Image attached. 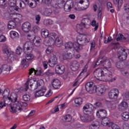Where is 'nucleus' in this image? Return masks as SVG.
I'll list each match as a JSON object with an SVG mask.
<instances>
[{
    "instance_id": "43",
    "label": "nucleus",
    "mask_w": 129,
    "mask_h": 129,
    "mask_svg": "<svg viewBox=\"0 0 129 129\" xmlns=\"http://www.w3.org/2000/svg\"><path fill=\"white\" fill-rule=\"evenodd\" d=\"M85 6L86 8H84V9L82 8H81V9H80L79 8H74V10H75V11H83L84 10H86V9L89 7V1L87 0Z\"/></svg>"
},
{
    "instance_id": "11",
    "label": "nucleus",
    "mask_w": 129,
    "mask_h": 129,
    "mask_svg": "<svg viewBox=\"0 0 129 129\" xmlns=\"http://www.w3.org/2000/svg\"><path fill=\"white\" fill-rule=\"evenodd\" d=\"M119 94V91L117 89H113L108 93L109 98L112 100H116Z\"/></svg>"
},
{
    "instance_id": "20",
    "label": "nucleus",
    "mask_w": 129,
    "mask_h": 129,
    "mask_svg": "<svg viewBox=\"0 0 129 129\" xmlns=\"http://www.w3.org/2000/svg\"><path fill=\"white\" fill-rule=\"evenodd\" d=\"M55 72L57 74H63L65 72V67L60 65L56 66L55 67Z\"/></svg>"
},
{
    "instance_id": "1",
    "label": "nucleus",
    "mask_w": 129,
    "mask_h": 129,
    "mask_svg": "<svg viewBox=\"0 0 129 129\" xmlns=\"http://www.w3.org/2000/svg\"><path fill=\"white\" fill-rule=\"evenodd\" d=\"M94 106L92 104L88 103L86 104L83 108V112L86 115L81 116L80 119L84 122H90L93 119V115H87L88 114H91V112L93 111Z\"/></svg>"
},
{
    "instance_id": "63",
    "label": "nucleus",
    "mask_w": 129,
    "mask_h": 129,
    "mask_svg": "<svg viewBox=\"0 0 129 129\" xmlns=\"http://www.w3.org/2000/svg\"><path fill=\"white\" fill-rule=\"evenodd\" d=\"M7 104H6V103H5V102L3 101H1L0 102V109H2V108H3L4 107L6 106Z\"/></svg>"
},
{
    "instance_id": "8",
    "label": "nucleus",
    "mask_w": 129,
    "mask_h": 129,
    "mask_svg": "<svg viewBox=\"0 0 129 129\" xmlns=\"http://www.w3.org/2000/svg\"><path fill=\"white\" fill-rule=\"evenodd\" d=\"M118 58L120 59V61H123L124 60H126L127 58V53L125 52V49L122 47H120L118 49Z\"/></svg>"
},
{
    "instance_id": "54",
    "label": "nucleus",
    "mask_w": 129,
    "mask_h": 129,
    "mask_svg": "<svg viewBox=\"0 0 129 129\" xmlns=\"http://www.w3.org/2000/svg\"><path fill=\"white\" fill-rule=\"evenodd\" d=\"M46 75L47 76H52V75H54V72H53L50 70H48L46 73Z\"/></svg>"
},
{
    "instance_id": "64",
    "label": "nucleus",
    "mask_w": 129,
    "mask_h": 129,
    "mask_svg": "<svg viewBox=\"0 0 129 129\" xmlns=\"http://www.w3.org/2000/svg\"><path fill=\"white\" fill-rule=\"evenodd\" d=\"M123 41L125 42H129V35L126 34L125 37H123Z\"/></svg>"
},
{
    "instance_id": "7",
    "label": "nucleus",
    "mask_w": 129,
    "mask_h": 129,
    "mask_svg": "<svg viewBox=\"0 0 129 129\" xmlns=\"http://www.w3.org/2000/svg\"><path fill=\"white\" fill-rule=\"evenodd\" d=\"M104 72V69L103 68H98L95 70L94 72V75L95 78H96L98 80L102 81L103 80V75Z\"/></svg>"
},
{
    "instance_id": "33",
    "label": "nucleus",
    "mask_w": 129,
    "mask_h": 129,
    "mask_svg": "<svg viewBox=\"0 0 129 129\" xmlns=\"http://www.w3.org/2000/svg\"><path fill=\"white\" fill-rule=\"evenodd\" d=\"M85 21H87V19L84 18L82 20V23L80 24L77 25V28L80 29V30H82L83 28H85Z\"/></svg>"
},
{
    "instance_id": "10",
    "label": "nucleus",
    "mask_w": 129,
    "mask_h": 129,
    "mask_svg": "<svg viewBox=\"0 0 129 129\" xmlns=\"http://www.w3.org/2000/svg\"><path fill=\"white\" fill-rule=\"evenodd\" d=\"M34 44L33 42L29 41L26 42L23 46V50L25 54L27 53H31L33 51V48H34Z\"/></svg>"
},
{
    "instance_id": "31",
    "label": "nucleus",
    "mask_w": 129,
    "mask_h": 129,
    "mask_svg": "<svg viewBox=\"0 0 129 129\" xmlns=\"http://www.w3.org/2000/svg\"><path fill=\"white\" fill-rule=\"evenodd\" d=\"M41 40V38L40 37H34V39H33V41L34 43V45L36 46V47H40L41 46V41H40Z\"/></svg>"
},
{
    "instance_id": "28",
    "label": "nucleus",
    "mask_w": 129,
    "mask_h": 129,
    "mask_svg": "<svg viewBox=\"0 0 129 129\" xmlns=\"http://www.w3.org/2000/svg\"><path fill=\"white\" fill-rule=\"evenodd\" d=\"M10 37L11 39H13V40H16L17 39H19V37H20V35H19V33L16 31H11L10 33Z\"/></svg>"
},
{
    "instance_id": "14",
    "label": "nucleus",
    "mask_w": 129,
    "mask_h": 129,
    "mask_svg": "<svg viewBox=\"0 0 129 129\" xmlns=\"http://www.w3.org/2000/svg\"><path fill=\"white\" fill-rule=\"evenodd\" d=\"M32 28V25L29 22H25L22 26V29L24 33H29Z\"/></svg>"
},
{
    "instance_id": "30",
    "label": "nucleus",
    "mask_w": 129,
    "mask_h": 129,
    "mask_svg": "<svg viewBox=\"0 0 129 129\" xmlns=\"http://www.w3.org/2000/svg\"><path fill=\"white\" fill-rule=\"evenodd\" d=\"M4 103H6V104L8 106L9 109H10V111H11V107L10 106H12V100H11V98H10V97H8V98H5L4 99H3Z\"/></svg>"
},
{
    "instance_id": "18",
    "label": "nucleus",
    "mask_w": 129,
    "mask_h": 129,
    "mask_svg": "<svg viewBox=\"0 0 129 129\" xmlns=\"http://www.w3.org/2000/svg\"><path fill=\"white\" fill-rule=\"evenodd\" d=\"M103 77H105L107 80H110L112 79V74L107 69H104Z\"/></svg>"
},
{
    "instance_id": "53",
    "label": "nucleus",
    "mask_w": 129,
    "mask_h": 129,
    "mask_svg": "<svg viewBox=\"0 0 129 129\" xmlns=\"http://www.w3.org/2000/svg\"><path fill=\"white\" fill-rule=\"evenodd\" d=\"M52 0H42V3H44L45 5H47V6H50L52 3Z\"/></svg>"
},
{
    "instance_id": "12",
    "label": "nucleus",
    "mask_w": 129,
    "mask_h": 129,
    "mask_svg": "<svg viewBox=\"0 0 129 129\" xmlns=\"http://www.w3.org/2000/svg\"><path fill=\"white\" fill-rule=\"evenodd\" d=\"M2 51L5 55V58H6V59L10 58V57H11V56H12V55L14 54V52L11 51L10 50V48H9V46L6 44L3 46Z\"/></svg>"
},
{
    "instance_id": "42",
    "label": "nucleus",
    "mask_w": 129,
    "mask_h": 129,
    "mask_svg": "<svg viewBox=\"0 0 129 129\" xmlns=\"http://www.w3.org/2000/svg\"><path fill=\"white\" fill-rule=\"evenodd\" d=\"M124 100H129V92L125 91L122 94Z\"/></svg>"
},
{
    "instance_id": "19",
    "label": "nucleus",
    "mask_w": 129,
    "mask_h": 129,
    "mask_svg": "<svg viewBox=\"0 0 129 129\" xmlns=\"http://www.w3.org/2000/svg\"><path fill=\"white\" fill-rule=\"evenodd\" d=\"M79 63L76 60H73L71 62V69L72 71H77L79 69Z\"/></svg>"
},
{
    "instance_id": "44",
    "label": "nucleus",
    "mask_w": 129,
    "mask_h": 129,
    "mask_svg": "<svg viewBox=\"0 0 129 129\" xmlns=\"http://www.w3.org/2000/svg\"><path fill=\"white\" fill-rule=\"evenodd\" d=\"M52 13L53 11L52 10V9L46 8L44 12V14L45 15V16H50Z\"/></svg>"
},
{
    "instance_id": "13",
    "label": "nucleus",
    "mask_w": 129,
    "mask_h": 129,
    "mask_svg": "<svg viewBox=\"0 0 129 129\" xmlns=\"http://www.w3.org/2000/svg\"><path fill=\"white\" fill-rule=\"evenodd\" d=\"M26 59H23L22 61H21L22 65H23V64H25L24 66H26V67H28L29 66V63L28 62V61H31V60H33L34 59V55L30 53H26L25 55Z\"/></svg>"
},
{
    "instance_id": "51",
    "label": "nucleus",
    "mask_w": 129,
    "mask_h": 129,
    "mask_svg": "<svg viewBox=\"0 0 129 129\" xmlns=\"http://www.w3.org/2000/svg\"><path fill=\"white\" fill-rule=\"evenodd\" d=\"M19 6L20 8H22V9H25V8H26V6H27V4H26L24 1H20L19 2Z\"/></svg>"
},
{
    "instance_id": "40",
    "label": "nucleus",
    "mask_w": 129,
    "mask_h": 129,
    "mask_svg": "<svg viewBox=\"0 0 129 129\" xmlns=\"http://www.w3.org/2000/svg\"><path fill=\"white\" fill-rule=\"evenodd\" d=\"M113 3L114 5H117L118 9L122 6V0H113Z\"/></svg>"
},
{
    "instance_id": "21",
    "label": "nucleus",
    "mask_w": 129,
    "mask_h": 129,
    "mask_svg": "<svg viewBox=\"0 0 129 129\" xmlns=\"http://www.w3.org/2000/svg\"><path fill=\"white\" fill-rule=\"evenodd\" d=\"M128 107V105L126 102H122L118 106V109L119 111H124Z\"/></svg>"
},
{
    "instance_id": "3",
    "label": "nucleus",
    "mask_w": 129,
    "mask_h": 129,
    "mask_svg": "<svg viewBox=\"0 0 129 129\" xmlns=\"http://www.w3.org/2000/svg\"><path fill=\"white\" fill-rule=\"evenodd\" d=\"M73 2L71 0L67 2L61 0L58 4H56L55 6H57V7H56L57 9H63L64 8L65 12H70L72 8H73Z\"/></svg>"
},
{
    "instance_id": "59",
    "label": "nucleus",
    "mask_w": 129,
    "mask_h": 129,
    "mask_svg": "<svg viewBox=\"0 0 129 129\" xmlns=\"http://www.w3.org/2000/svg\"><path fill=\"white\" fill-rule=\"evenodd\" d=\"M41 73H42V69H39L35 71V75L37 76H39V75H41Z\"/></svg>"
},
{
    "instance_id": "32",
    "label": "nucleus",
    "mask_w": 129,
    "mask_h": 129,
    "mask_svg": "<svg viewBox=\"0 0 129 129\" xmlns=\"http://www.w3.org/2000/svg\"><path fill=\"white\" fill-rule=\"evenodd\" d=\"M9 97L11 100V102H15V103L18 102H17V100H18V95L16 93H12Z\"/></svg>"
},
{
    "instance_id": "37",
    "label": "nucleus",
    "mask_w": 129,
    "mask_h": 129,
    "mask_svg": "<svg viewBox=\"0 0 129 129\" xmlns=\"http://www.w3.org/2000/svg\"><path fill=\"white\" fill-rule=\"evenodd\" d=\"M72 119V117L70 115H66L62 118V120H63V121H65L67 122H70Z\"/></svg>"
},
{
    "instance_id": "48",
    "label": "nucleus",
    "mask_w": 129,
    "mask_h": 129,
    "mask_svg": "<svg viewBox=\"0 0 129 129\" xmlns=\"http://www.w3.org/2000/svg\"><path fill=\"white\" fill-rule=\"evenodd\" d=\"M75 103L78 104V105H80L82 104V99L81 98H78L75 100Z\"/></svg>"
},
{
    "instance_id": "50",
    "label": "nucleus",
    "mask_w": 129,
    "mask_h": 129,
    "mask_svg": "<svg viewBox=\"0 0 129 129\" xmlns=\"http://www.w3.org/2000/svg\"><path fill=\"white\" fill-rule=\"evenodd\" d=\"M92 26L93 27H95L94 31H97V29H98V25L96 24V21L95 20H93L92 21Z\"/></svg>"
},
{
    "instance_id": "57",
    "label": "nucleus",
    "mask_w": 129,
    "mask_h": 129,
    "mask_svg": "<svg viewBox=\"0 0 129 129\" xmlns=\"http://www.w3.org/2000/svg\"><path fill=\"white\" fill-rule=\"evenodd\" d=\"M123 38H124V36L122 34H119V35H118V37L116 38V41H121V40H123Z\"/></svg>"
},
{
    "instance_id": "47",
    "label": "nucleus",
    "mask_w": 129,
    "mask_h": 129,
    "mask_svg": "<svg viewBox=\"0 0 129 129\" xmlns=\"http://www.w3.org/2000/svg\"><path fill=\"white\" fill-rule=\"evenodd\" d=\"M109 126H111L112 129H120V127H119V126L112 122L110 123V125Z\"/></svg>"
},
{
    "instance_id": "38",
    "label": "nucleus",
    "mask_w": 129,
    "mask_h": 129,
    "mask_svg": "<svg viewBox=\"0 0 129 129\" xmlns=\"http://www.w3.org/2000/svg\"><path fill=\"white\" fill-rule=\"evenodd\" d=\"M116 67H117L118 69H123V68H124L123 62L120 60L118 61L116 63Z\"/></svg>"
},
{
    "instance_id": "5",
    "label": "nucleus",
    "mask_w": 129,
    "mask_h": 129,
    "mask_svg": "<svg viewBox=\"0 0 129 129\" xmlns=\"http://www.w3.org/2000/svg\"><path fill=\"white\" fill-rule=\"evenodd\" d=\"M28 103L24 102H17L15 103L13 106H10L11 108V112L15 113L17 111H22V107H27Z\"/></svg>"
},
{
    "instance_id": "36",
    "label": "nucleus",
    "mask_w": 129,
    "mask_h": 129,
    "mask_svg": "<svg viewBox=\"0 0 129 129\" xmlns=\"http://www.w3.org/2000/svg\"><path fill=\"white\" fill-rule=\"evenodd\" d=\"M63 60H68V59H72L73 58V54L70 53H65L62 55Z\"/></svg>"
},
{
    "instance_id": "4",
    "label": "nucleus",
    "mask_w": 129,
    "mask_h": 129,
    "mask_svg": "<svg viewBox=\"0 0 129 129\" xmlns=\"http://www.w3.org/2000/svg\"><path fill=\"white\" fill-rule=\"evenodd\" d=\"M48 41L52 45L55 44L56 47H61L63 43V40L60 37H57V34L55 33L50 34Z\"/></svg>"
},
{
    "instance_id": "45",
    "label": "nucleus",
    "mask_w": 129,
    "mask_h": 129,
    "mask_svg": "<svg viewBox=\"0 0 129 129\" xmlns=\"http://www.w3.org/2000/svg\"><path fill=\"white\" fill-rule=\"evenodd\" d=\"M10 94V92L8 90L5 89L3 93V99L7 98L9 97Z\"/></svg>"
},
{
    "instance_id": "24",
    "label": "nucleus",
    "mask_w": 129,
    "mask_h": 129,
    "mask_svg": "<svg viewBox=\"0 0 129 129\" xmlns=\"http://www.w3.org/2000/svg\"><path fill=\"white\" fill-rule=\"evenodd\" d=\"M101 124L104 126H106V125L109 126L110 123H111V122H110V119L108 117H104L103 118H101Z\"/></svg>"
},
{
    "instance_id": "58",
    "label": "nucleus",
    "mask_w": 129,
    "mask_h": 129,
    "mask_svg": "<svg viewBox=\"0 0 129 129\" xmlns=\"http://www.w3.org/2000/svg\"><path fill=\"white\" fill-rule=\"evenodd\" d=\"M32 31L34 33H37V32H39V31H40V27L37 26H34L33 28Z\"/></svg>"
},
{
    "instance_id": "25",
    "label": "nucleus",
    "mask_w": 129,
    "mask_h": 129,
    "mask_svg": "<svg viewBox=\"0 0 129 129\" xmlns=\"http://www.w3.org/2000/svg\"><path fill=\"white\" fill-rule=\"evenodd\" d=\"M8 11V13L10 14V16L14 17V16H16V14H15V11L18 12V11H19V9L16 7H9Z\"/></svg>"
},
{
    "instance_id": "26",
    "label": "nucleus",
    "mask_w": 129,
    "mask_h": 129,
    "mask_svg": "<svg viewBox=\"0 0 129 129\" xmlns=\"http://www.w3.org/2000/svg\"><path fill=\"white\" fill-rule=\"evenodd\" d=\"M1 69L2 72L4 70L3 72L5 74H8L11 71V67L7 64H5L1 67Z\"/></svg>"
},
{
    "instance_id": "55",
    "label": "nucleus",
    "mask_w": 129,
    "mask_h": 129,
    "mask_svg": "<svg viewBox=\"0 0 129 129\" xmlns=\"http://www.w3.org/2000/svg\"><path fill=\"white\" fill-rule=\"evenodd\" d=\"M121 74L123 75V76H124V77H126V78H129V73L126 71H122Z\"/></svg>"
},
{
    "instance_id": "22",
    "label": "nucleus",
    "mask_w": 129,
    "mask_h": 129,
    "mask_svg": "<svg viewBox=\"0 0 129 129\" xmlns=\"http://www.w3.org/2000/svg\"><path fill=\"white\" fill-rule=\"evenodd\" d=\"M51 84L54 89H59L61 86V82L58 79H54Z\"/></svg>"
},
{
    "instance_id": "16",
    "label": "nucleus",
    "mask_w": 129,
    "mask_h": 129,
    "mask_svg": "<svg viewBox=\"0 0 129 129\" xmlns=\"http://www.w3.org/2000/svg\"><path fill=\"white\" fill-rule=\"evenodd\" d=\"M96 115L99 118H103L107 115V112L104 109H101L97 112Z\"/></svg>"
},
{
    "instance_id": "9",
    "label": "nucleus",
    "mask_w": 129,
    "mask_h": 129,
    "mask_svg": "<svg viewBox=\"0 0 129 129\" xmlns=\"http://www.w3.org/2000/svg\"><path fill=\"white\" fill-rule=\"evenodd\" d=\"M87 43H89V40L87 39L86 37H83L81 38H79L77 40V45H78L77 49L80 50V48H82L83 46H85L87 44Z\"/></svg>"
},
{
    "instance_id": "15",
    "label": "nucleus",
    "mask_w": 129,
    "mask_h": 129,
    "mask_svg": "<svg viewBox=\"0 0 129 129\" xmlns=\"http://www.w3.org/2000/svg\"><path fill=\"white\" fill-rule=\"evenodd\" d=\"M46 90L47 89L45 87L41 88L40 90L37 91L35 92V93L34 94L35 97L37 98V97H40L41 96H44V93L46 92Z\"/></svg>"
},
{
    "instance_id": "52",
    "label": "nucleus",
    "mask_w": 129,
    "mask_h": 129,
    "mask_svg": "<svg viewBox=\"0 0 129 129\" xmlns=\"http://www.w3.org/2000/svg\"><path fill=\"white\" fill-rule=\"evenodd\" d=\"M16 54H17V55H21V53H22V52H23V49H22V48H21V47L18 46V48L16 49Z\"/></svg>"
},
{
    "instance_id": "60",
    "label": "nucleus",
    "mask_w": 129,
    "mask_h": 129,
    "mask_svg": "<svg viewBox=\"0 0 129 129\" xmlns=\"http://www.w3.org/2000/svg\"><path fill=\"white\" fill-rule=\"evenodd\" d=\"M6 41V37L4 35H0V42H5Z\"/></svg>"
},
{
    "instance_id": "56",
    "label": "nucleus",
    "mask_w": 129,
    "mask_h": 129,
    "mask_svg": "<svg viewBox=\"0 0 129 129\" xmlns=\"http://www.w3.org/2000/svg\"><path fill=\"white\" fill-rule=\"evenodd\" d=\"M8 0H0V6L4 7L5 5H7Z\"/></svg>"
},
{
    "instance_id": "29",
    "label": "nucleus",
    "mask_w": 129,
    "mask_h": 129,
    "mask_svg": "<svg viewBox=\"0 0 129 129\" xmlns=\"http://www.w3.org/2000/svg\"><path fill=\"white\" fill-rule=\"evenodd\" d=\"M31 88L32 89V90H36V89H38V87L41 86V81L38 80L36 81L35 80Z\"/></svg>"
},
{
    "instance_id": "39",
    "label": "nucleus",
    "mask_w": 129,
    "mask_h": 129,
    "mask_svg": "<svg viewBox=\"0 0 129 129\" xmlns=\"http://www.w3.org/2000/svg\"><path fill=\"white\" fill-rule=\"evenodd\" d=\"M121 116H122V119L123 120H128L129 119V115L128 113L127 112H125L124 113H122L121 114Z\"/></svg>"
},
{
    "instance_id": "27",
    "label": "nucleus",
    "mask_w": 129,
    "mask_h": 129,
    "mask_svg": "<svg viewBox=\"0 0 129 129\" xmlns=\"http://www.w3.org/2000/svg\"><path fill=\"white\" fill-rule=\"evenodd\" d=\"M33 82H35L34 80H30V79H28V81H27L26 83L24 85V86L25 87V91H27L28 89H29V85H30V87H32L33 85Z\"/></svg>"
},
{
    "instance_id": "35",
    "label": "nucleus",
    "mask_w": 129,
    "mask_h": 129,
    "mask_svg": "<svg viewBox=\"0 0 129 129\" xmlns=\"http://www.w3.org/2000/svg\"><path fill=\"white\" fill-rule=\"evenodd\" d=\"M41 36L44 39L47 38L49 36V31L45 29L41 30Z\"/></svg>"
},
{
    "instance_id": "46",
    "label": "nucleus",
    "mask_w": 129,
    "mask_h": 129,
    "mask_svg": "<svg viewBox=\"0 0 129 129\" xmlns=\"http://www.w3.org/2000/svg\"><path fill=\"white\" fill-rule=\"evenodd\" d=\"M89 129H98V125L95 122H93L89 126Z\"/></svg>"
},
{
    "instance_id": "17",
    "label": "nucleus",
    "mask_w": 129,
    "mask_h": 129,
    "mask_svg": "<svg viewBox=\"0 0 129 129\" xmlns=\"http://www.w3.org/2000/svg\"><path fill=\"white\" fill-rule=\"evenodd\" d=\"M57 63V57L54 55H53L48 60V64L50 67H54Z\"/></svg>"
},
{
    "instance_id": "6",
    "label": "nucleus",
    "mask_w": 129,
    "mask_h": 129,
    "mask_svg": "<svg viewBox=\"0 0 129 129\" xmlns=\"http://www.w3.org/2000/svg\"><path fill=\"white\" fill-rule=\"evenodd\" d=\"M85 89L86 91L90 94L96 93L97 91L96 86H95L94 83L91 82L87 83L85 85Z\"/></svg>"
},
{
    "instance_id": "61",
    "label": "nucleus",
    "mask_w": 129,
    "mask_h": 129,
    "mask_svg": "<svg viewBox=\"0 0 129 129\" xmlns=\"http://www.w3.org/2000/svg\"><path fill=\"white\" fill-rule=\"evenodd\" d=\"M35 20L36 21V24H39L40 20H41V16L39 15H37L35 16Z\"/></svg>"
},
{
    "instance_id": "62",
    "label": "nucleus",
    "mask_w": 129,
    "mask_h": 129,
    "mask_svg": "<svg viewBox=\"0 0 129 129\" xmlns=\"http://www.w3.org/2000/svg\"><path fill=\"white\" fill-rule=\"evenodd\" d=\"M124 10L126 13H129V5L125 4L124 5Z\"/></svg>"
},
{
    "instance_id": "34",
    "label": "nucleus",
    "mask_w": 129,
    "mask_h": 129,
    "mask_svg": "<svg viewBox=\"0 0 129 129\" xmlns=\"http://www.w3.org/2000/svg\"><path fill=\"white\" fill-rule=\"evenodd\" d=\"M16 26H17V24H16V22L14 21H10L8 22V27L9 30L15 29V28H16Z\"/></svg>"
},
{
    "instance_id": "23",
    "label": "nucleus",
    "mask_w": 129,
    "mask_h": 129,
    "mask_svg": "<svg viewBox=\"0 0 129 129\" xmlns=\"http://www.w3.org/2000/svg\"><path fill=\"white\" fill-rule=\"evenodd\" d=\"M65 49L67 50H69V49H73V51L75 50V51H77V52H78V50H77V48L75 47V45H74V44L72 43V42H69L65 44L64 45Z\"/></svg>"
},
{
    "instance_id": "49",
    "label": "nucleus",
    "mask_w": 129,
    "mask_h": 129,
    "mask_svg": "<svg viewBox=\"0 0 129 129\" xmlns=\"http://www.w3.org/2000/svg\"><path fill=\"white\" fill-rule=\"evenodd\" d=\"M46 53H47L48 55H50L51 53H53V47L51 46H49L46 50Z\"/></svg>"
},
{
    "instance_id": "41",
    "label": "nucleus",
    "mask_w": 129,
    "mask_h": 129,
    "mask_svg": "<svg viewBox=\"0 0 129 129\" xmlns=\"http://www.w3.org/2000/svg\"><path fill=\"white\" fill-rule=\"evenodd\" d=\"M22 99L24 101H30V100H31V95L28 94H26L23 95Z\"/></svg>"
},
{
    "instance_id": "2",
    "label": "nucleus",
    "mask_w": 129,
    "mask_h": 129,
    "mask_svg": "<svg viewBox=\"0 0 129 129\" xmlns=\"http://www.w3.org/2000/svg\"><path fill=\"white\" fill-rule=\"evenodd\" d=\"M99 65L103 66V67L107 69V68H110L111 67V62L109 59L106 58L105 56H100L95 62L94 68L97 67V66H99Z\"/></svg>"
}]
</instances>
